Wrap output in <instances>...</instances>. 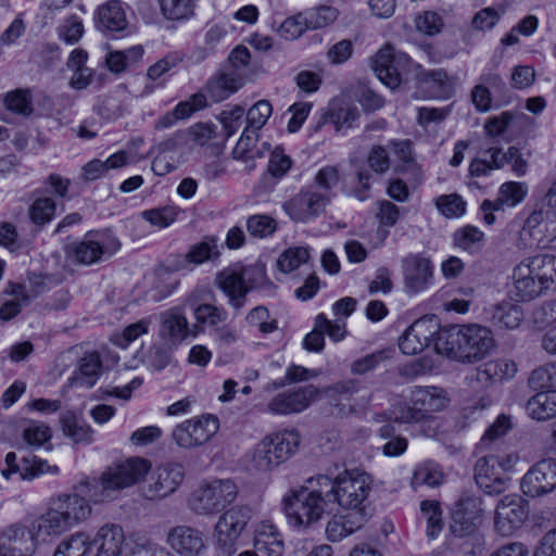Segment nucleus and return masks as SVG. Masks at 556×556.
I'll return each instance as SVG.
<instances>
[{"mask_svg":"<svg viewBox=\"0 0 556 556\" xmlns=\"http://www.w3.org/2000/svg\"><path fill=\"white\" fill-rule=\"evenodd\" d=\"M507 164V152L501 148L488 146L479 152L469 165V174L475 177L489 175L494 169H500Z\"/></svg>","mask_w":556,"mask_h":556,"instance_id":"7c9ffc66","label":"nucleus"},{"mask_svg":"<svg viewBox=\"0 0 556 556\" xmlns=\"http://www.w3.org/2000/svg\"><path fill=\"white\" fill-rule=\"evenodd\" d=\"M254 547L264 556L283 555V539L273 522L264 520L256 525L254 530Z\"/></svg>","mask_w":556,"mask_h":556,"instance_id":"bb28decb","label":"nucleus"},{"mask_svg":"<svg viewBox=\"0 0 556 556\" xmlns=\"http://www.w3.org/2000/svg\"><path fill=\"white\" fill-rule=\"evenodd\" d=\"M422 518L427 522L426 533L430 539H437L444 527L442 508L438 501L426 500L420 503Z\"/></svg>","mask_w":556,"mask_h":556,"instance_id":"c9c22d12","label":"nucleus"},{"mask_svg":"<svg viewBox=\"0 0 556 556\" xmlns=\"http://www.w3.org/2000/svg\"><path fill=\"white\" fill-rule=\"evenodd\" d=\"M444 480V475L440 467L432 463H424L416 467L412 485L417 489L422 485L430 488L439 486Z\"/></svg>","mask_w":556,"mask_h":556,"instance_id":"58836bf2","label":"nucleus"},{"mask_svg":"<svg viewBox=\"0 0 556 556\" xmlns=\"http://www.w3.org/2000/svg\"><path fill=\"white\" fill-rule=\"evenodd\" d=\"M300 445V434L282 430L266 435L253 448L250 467L256 471H269L288 460Z\"/></svg>","mask_w":556,"mask_h":556,"instance_id":"423d86ee","label":"nucleus"},{"mask_svg":"<svg viewBox=\"0 0 556 556\" xmlns=\"http://www.w3.org/2000/svg\"><path fill=\"white\" fill-rule=\"evenodd\" d=\"M307 29H309L307 21L302 12L287 17L279 26L278 34L287 40H293L302 36Z\"/></svg>","mask_w":556,"mask_h":556,"instance_id":"e2e57ef3","label":"nucleus"},{"mask_svg":"<svg viewBox=\"0 0 556 556\" xmlns=\"http://www.w3.org/2000/svg\"><path fill=\"white\" fill-rule=\"evenodd\" d=\"M317 376L318 372L316 370L307 369L299 365H291L287 368L285 378L270 382L265 387V390H277L286 387L287 384L311 380Z\"/></svg>","mask_w":556,"mask_h":556,"instance_id":"3c124183","label":"nucleus"},{"mask_svg":"<svg viewBox=\"0 0 556 556\" xmlns=\"http://www.w3.org/2000/svg\"><path fill=\"white\" fill-rule=\"evenodd\" d=\"M529 384L534 389L556 386V363L534 369L529 378Z\"/></svg>","mask_w":556,"mask_h":556,"instance_id":"774afa93","label":"nucleus"},{"mask_svg":"<svg viewBox=\"0 0 556 556\" xmlns=\"http://www.w3.org/2000/svg\"><path fill=\"white\" fill-rule=\"evenodd\" d=\"M92 513L87 498L77 493L52 497L47 510L37 517V532L55 539L85 522Z\"/></svg>","mask_w":556,"mask_h":556,"instance_id":"f03ea898","label":"nucleus"},{"mask_svg":"<svg viewBox=\"0 0 556 556\" xmlns=\"http://www.w3.org/2000/svg\"><path fill=\"white\" fill-rule=\"evenodd\" d=\"M4 102L7 109L14 113L25 116L33 113V103L28 90L17 89L9 92L5 96Z\"/></svg>","mask_w":556,"mask_h":556,"instance_id":"052dcab7","label":"nucleus"},{"mask_svg":"<svg viewBox=\"0 0 556 556\" xmlns=\"http://www.w3.org/2000/svg\"><path fill=\"white\" fill-rule=\"evenodd\" d=\"M528 194V186L521 181L504 182L498 190L495 201L484 200L483 208L503 210L504 206L514 207L521 203Z\"/></svg>","mask_w":556,"mask_h":556,"instance_id":"473e14b6","label":"nucleus"},{"mask_svg":"<svg viewBox=\"0 0 556 556\" xmlns=\"http://www.w3.org/2000/svg\"><path fill=\"white\" fill-rule=\"evenodd\" d=\"M511 294L517 301H530L542 294L541 268L538 254L521 261L513 273Z\"/></svg>","mask_w":556,"mask_h":556,"instance_id":"dca6fc26","label":"nucleus"},{"mask_svg":"<svg viewBox=\"0 0 556 556\" xmlns=\"http://www.w3.org/2000/svg\"><path fill=\"white\" fill-rule=\"evenodd\" d=\"M438 211L447 218L460 217L466 211V203L456 193L443 194L434 201Z\"/></svg>","mask_w":556,"mask_h":556,"instance_id":"5fc2aeb1","label":"nucleus"},{"mask_svg":"<svg viewBox=\"0 0 556 556\" xmlns=\"http://www.w3.org/2000/svg\"><path fill=\"white\" fill-rule=\"evenodd\" d=\"M316 482L319 486H325V495L330 503H337L354 515L367 514L366 501L371 489V478L368 473L345 470L333 479L328 476H317Z\"/></svg>","mask_w":556,"mask_h":556,"instance_id":"7ed1b4c3","label":"nucleus"},{"mask_svg":"<svg viewBox=\"0 0 556 556\" xmlns=\"http://www.w3.org/2000/svg\"><path fill=\"white\" fill-rule=\"evenodd\" d=\"M127 23L125 10L118 0H111L98 10V25L103 30L121 31Z\"/></svg>","mask_w":556,"mask_h":556,"instance_id":"f704fd0d","label":"nucleus"},{"mask_svg":"<svg viewBox=\"0 0 556 556\" xmlns=\"http://www.w3.org/2000/svg\"><path fill=\"white\" fill-rule=\"evenodd\" d=\"M309 260V248L291 247L285 250L277 260V267L280 271L288 274L298 269Z\"/></svg>","mask_w":556,"mask_h":556,"instance_id":"a19ab883","label":"nucleus"},{"mask_svg":"<svg viewBox=\"0 0 556 556\" xmlns=\"http://www.w3.org/2000/svg\"><path fill=\"white\" fill-rule=\"evenodd\" d=\"M498 464L494 454L481 457L476 463V482L486 494H500L504 492L508 485L509 479L503 473Z\"/></svg>","mask_w":556,"mask_h":556,"instance_id":"393cba45","label":"nucleus"},{"mask_svg":"<svg viewBox=\"0 0 556 556\" xmlns=\"http://www.w3.org/2000/svg\"><path fill=\"white\" fill-rule=\"evenodd\" d=\"M410 405L401 404L392 410V419L403 424H419L428 418V413L444 409L450 400L440 387H415L410 391Z\"/></svg>","mask_w":556,"mask_h":556,"instance_id":"0eeeda50","label":"nucleus"},{"mask_svg":"<svg viewBox=\"0 0 556 556\" xmlns=\"http://www.w3.org/2000/svg\"><path fill=\"white\" fill-rule=\"evenodd\" d=\"M37 531V518L31 521L30 528L21 522L11 523L0 531V544L4 545L12 556H31L39 541L51 540L49 535Z\"/></svg>","mask_w":556,"mask_h":556,"instance_id":"9d476101","label":"nucleus"},{"mask_svg":"<svg viewBox=\"0 0 556 556\" xmlns=\"http://www.w3.org/2000/svg\"><path fill=\"white\" fill-rule=\"evenodd\" d=\"M319 393L313 384L282 392L270 400L267 410L274 415L296 414L306 409Z\"/></svg>","mask_w":556,"mask_h":556,"instance_id":"4be33fe9","label":"nucleus"},{"mask_svg":"<svg viewBox=\"0 0 556 556\" xmlns=\"http://www.w3.org/2000/svg\"><path fill=\"white\" fill-rule=\"evenodd\" d=\"M271 113L273 106L268 100L257 101L247 113V127L258 132V130L267 123Z\"/></svg>","mask_w":556,"mask_h":556,"instance_id":"13d9d810","label":"nucleus"},{"mask_svg":"<svg viewBox=\"0 0 556 556\" xmlns=\"http://www.w3.org/2000/svg\"><path fill=\"white\" fill-rule=\"evenodd\" d=\"M125 556H173L167 549L149 538L135 533L130 536L129 551Z\"/></svg>","mask_w":556,"mask_h":556,"instance_id":"ea45409f","label":"nucleus"},{"mask_svg":"<svg viewBox=\"0 0 556 556\" xmlns=\"http://www.w3.org/2000/svg\"><path fill=\"white\" fill-rule=\"evenodd\" d=\"M91 544L97 545V556H121L125 545V534L121 526L105 523L102 526Z\"/></svg>","mask_w":556,"mask_h":556,"instance_id":"cd10ccee","label":"nucleus"},{"mask_svg":"<svg viewBox=\"0 0 556 556\" xmlns=\"http://www.w3.org/2000/svg\"><path fill=\"white\" fill-rule=\"evenodd\" d=\"M90 547V536L85 532H75L60 542L53 556H86Z\"/></svg>","mask_w":556,"mask_h":556,"instance_id":"e433bc0d","label":"nucleus"},{"mask_svg":"<svg viewBox=\"0 0 556 556\" xmlns=\"http://www.w3.org/2000/svg\"><path fill=\"white\" fill-rule=\"evenodd\" d=\"M216 283L235 311H240L245 305L250 291L265 286L273 287L266 278L264 266L258 264L226 268L217 274Z\"/></svg>","mask_w":556,"mask_h":556,"instance_id":"39448f33","label":"nucleus"},{"mask_svg":"<svg viewBox=\"0 0 556 556\" xmlns=\"http://www.w3.org/2000/svg\"><path fill=\"white\" fill-rule=\"evenodd\" d=\"M517 372V365L510 359H494L484 364L483 370L480 372L486 379L501 381L513 378Z\"/></svg>","mask_w":556,"mask_h":556,"instance_id":"49530a36","label":"nucleus"},{"mask_svg":"<svg viewBox=\"0 0 556 556\" xmlns=\"http://www.w3.org/2000/svg\"><path fill=\"white\" fill-rule=\"evenodd\" d=\"M243 84L244 79L239 72L226 70L210 79L207 90L214 100L220 101L236 92Z\"/></svg>","mask_w":556,"mask_h":556,"instance_id":"2f4dec72","label":"nucleus"},{"mask_svg":"<svg viewBox=\"0 0 556 556\" xmlns=\"http://www.w3.org/2000/svg\"><path fill=\"white\" fill-rule=\"evenodd\" d=\"M309 29H318L333 23L339 15L338 10L331 5H319L303 12Z\"/></svg>","mask_w":556,"mask_h":556,"instance_id":"8fccbe9b","label":"nucleus"},{"mask_svg":"<svg viewBox=\"0 0 556 556\" xmlns=\"http://www.w3.org/2000/svg\"><path fill=\"white\" fill-rule=\"evenodd\" d=\"M358 117V109L355 105L348 103L331 109L327 114V118L334 124L337 130H340L343 127H352Z\"/></svg>","mask_w":556,"mask_h":556,"instance_id":"6e6d98bb","label":"nucleus"},{"mask_svg":"<svg viewBox=\"0 0 556 556\" xmlns=\"http://www.w3.org/2000/svg\"><path fill=\"white\" fill-rule=\"evenodd\" d=\"M407 61L404 53H395L391 45L382 47L372 59V70L381 83L391 89L402 83L400 65Z\"/></svg>","mask_w":556,"mask_h":556,"instance_id":"5701e85b","label":"nucleus"},{"mask_svg":"<svg viewBox=\"0 0 556 556\" xmlns=\"http://www.w3.org/2000/svg\"><path fill=\"white\" fill-rule=\"evenodd\" d=\"M404 290L407 294L426 291L433 281L434 267L430 257L409 253L401 261Z\"/></svg>","mask_w":556,"mask_h":556,"instance_id":"4468645a","label":"nucleus"},{"mask_svg":"<svg viewBox=\"0 0 556 556\" xmlns=\"http://www.w3.org/2000/svg\"><path fill=\"white\" fill-rule=\"evenodd\" d=\"M159 3L167 20L181 21L193 14V0H159Z\"/></svg>","mask_w":556,"mask_h":556,"instance_id":"603ef678","label":"nucleus"},{"mask_svg":"<svg viewBox=\"0 0 556 556\" xmlns=\"http://www.w3.org/2000/svg\"><path fill=\"white\" fill-rule=\"evenodd\" d=\"M529 508L526 500L518 494L503 496L494 510V528L501 535H511L528 519Z\"/></svg>","mask_w":556,"mask_h":556,"instance_id":"ddd939ff","label":"nucleus"},{"mask_svg":"<svg viewBox=\"0 0 556 556\" xmlns=\"http://www.w3.org/2000/svg\"><path fill=\"white\" fill-rule=\"evenodd\" d=\"M219 429L218 418L203 415L185 420L172 432L174 442L182 448H193L210 441Z\"/></svg>","mask_w":556,"mask_h":556,"instance_id":"f8f14e48","label":"nucleus"},{"mask_svg":"<svg viewBox=\"0 0 556 556\" xmlns=\"http://www.w3.org/2000/svg\"><path fill=\"white\" fill-rule=\"evenodd\" d=\"M251 517L252 510L247 505H237L225 510L214 529L218 545L231 547L247 528Z\"/></svg>","mask_w":556,"mask_h":556,"instance_id":"6ab92c4d","label":"nucleus"},{"mask_svg":"<svg viewBox=\"0 0 556 556\" xmlns=\"http://www.w3.org/2000/svg\"><path fill=\"white\" fill-rule=\"evenodd\" d=\"M10 292L14 295V299L5 301L0 307V318L4 321L14 318L29 301L23 285H12Z\"/></svg>","mask_w":556,"mask_h":556,"instance_id":"a18cd8bd","label":"nucleus"},{"mask_svg":"<svg viewBox=\"0 0 556 556\" xmlns=\"http://www.w3.org/2000/svg\"><path fill=\"white\" fill-rule=\"evenodd\" d=\"M121 247L117 240H109L99 233L89 232L84 239L68 248V255L81 265H92L110 257Z\"/></svg>","mask_w":556,"mask_h":556,"instance_id":"a211bd4d","label":"nucleus"},{"mask_svg":"<svg viewBox=\"0 0 556 556\" xmlns=\"http://www.w3.org/2000/svg\"><path fill=\"white\" fill-rule=\"evenodd\" d=\"M556 217V181L542 199L539 207L529 217V223L538 225L544 222H553Z\"/></svg>","mask_w":556,"mask_h":556,"instance_id":"79ce46f5","label":"nucleus"},{"mask_svg":"<svg viewBox=\"0 0 556 556\" xmlns=\"http://www.w3.org/2000/svg\"><path fill=\"white\" fill-rule=\"evenodd\" d=\"M269 312L265 306H256L252 308L245 316V321L252 327H258L262 333H271L278 326L277 320L268 321Z\"/></svg>","mask_w":556,"mask_h":556,"instance_id":"0e129e2a","label":"nucleus"},{"mask_svg":"<svg viewBox=\"0 0 556 556\" xmlns=\"http://www.w3.org/2000/svg\"><path fill=\"white\" fill-rule=\"evenodd\" d=\"M257 140L258 132L245 127L232 151L233 159L248 162L250 160H254L255 156L261 157L263 155L262 152H253Z\"/></svg>","mask_w":556,"mask_h":556,"instance_id":"c03bdc74","label":"nucleus"},{"mask_svg":"<svg viewBox=\"0 0 556 556\" xmlns=\"http://www.w3.org/2000/svg\"><path fill=\"white\" fill-rule=\"evenodd\" d=\"M329 503L325 486H319L316 478L308 479L307 485L290 490L282 498L288 522L294 528L305 529L320 521Z\"/></svg>","mask_w":556,"mask_h":556,"instance_id":"20e7f679","label":"nucleus"},{"mask_svg":"<svg viewBox=\"0 0 556 556\" xmlns=\"http://www.w3.org/2000/svg\"><path fill=\"white\" fill-rule=\"evenodd\" d=\"M415 25L418 31L433 36L441 31L443 20L437 12L425 11L415 18Z\"/></svg>","mask_w":556,"mask_h":556,"instance_id":"338daca9","label":"nucleus"},{"mask_svg":"<svg viewBox=\"0 0 556 556\" xmlns=\"http://www.w3.org/2000/svg\"><path fill=\"white\" fill-rule=\"evenodd\" d=\"M330 198L311 188L301 190L283 204L285 212L296 223H307L324 213Z\"/></svg>","mask_w":556,"mask_h":556,"instance_id":"f3484780","label":"nucleus"},{"mask_svg":"<svg viewBox=\"0 0 556 556\" xmlns=\"http://www.w3.org/2000/svg\"><path fill=\"white\" fill-rule=\"evenodd\" d=\"M556 488V459L546 458L536 463L521 480L522 492L538 497L552 492Z\"/></svg>","mask_w":556,"mask_h":556,"instance_id":"412c9836","label":"nucleus"},{"mask_svg":"<svg viewBox=\"0 0 556 556\" xmlns=\"http://www.w3.org/2000/svg\"><path fill=\"white\" fill-rule=\"evenodd\" d=\"M64 434L76 443H91L93 430L88 425L79 424L74 416L65 415L61 418Z\"/></svg>","mask_w":556,"mask_h":556,"instance_id":"de8ad7c7","label":"nucleus"},{"mask_svg":"<svg viewBox=\"0 0 556 556\" xmlns=\"http://www.w3.org/2000/svg\"><path fill=\"white\" fill-rule=\"evenodd\" d=\"M484 517L483 502L477 495H464L452 510L451 532L458 538H473L476 548L468 556H482L483 538L478 534Z\"/></svg>","mask_w":556,"mask_h":556,"instance_id":"6e6552de","label":"nucleus"},{"mask_svg":"<svg viewBox=\"0 0 556 556\" xmlns=\"http://www.w3.org/2000/svg\"><path fill=\"white\" fill-rule=\"evenodd\" d=\"M167 543L182 556H200L206 548L203 532L187 526L173 528L167 534Z\"/></svg>","mask_w":556,"mask_h":556,"instance_id":"a878e982","label":"nucleus"},{"mask_svg":"<svg viewBox=\"0 0 556 556\" xmlns=\"http://www.w3.org/2000/svg\"><path fill=\"white\" fill-rule=\"evenodd\" d=\"M367 515L364 513H358L357 515L350 513L348 515L332 516L326 525V538L331 542L341 541L363 528L367 521Z\"/></svg>","mask_w":556,"mask_h":556,"instance_id":"c85d7f7f","label":"nucleus"},{"mask_svg":"<svg viewBox=\"0 0 556 556\" xmlns=\"http://www.w3.org/2000/svg\"><path fill=\"white\" fill-rule=\"evenodd\" d=\"M276 220L267 215H253L247 220V229L253 237L265 238L275 232Z\"/></svg>","mask_w":556,"mask_h":556,"instance_id":"69168bd1","label":"nucleus"},{"mask_svg":"<svg viewBox=\"0 0 556 556\" xmlns=\"http://www.w3.org/2000/svg\"><path fill=\"white\" fill-rule=\"evenodd\" d=\"M150 463L142 457H130L108 468L101 476L103 492L118 491L141 481L150 470Z\"/></svg>","mask_w":556,"mask_h":556,"instance_id":"9b49d317","label":"nucleus"},{"mask_svg":"<svg viewBox=\"0 0 556 556\" xmlns=\"http://www.w3.org/2000/svg\"><path fill=\"white\" fill-rule=\"evenodd\" d=\"M160 337L166 342L178 345L188 337L198 334L199 326L189 325L180 307H173L160 314Z\"/></svg>","mask_w":556,"mask_h":556,"instance_id":"b1692460","label":"nucleus"},{"mask_svg":"<svg viewBox=\"0 0 556 556\" xmlns=\"http://www.w3.org/2000/svg\"><path fill=\"white\" fill-rule=\"evenodd\" d=\"M526 409L532 419L545 421L556 416V390L538 392L527 402Z\"/></svg>","mask_w":556,"mask_h":556,"instance_id":"72a5a7b5","label":"nucleus"},{"mask_svg":"<svg viewBox=\"0 0 556 556\" xmlns=\"http://www.w3.org/2000/svg\"><path fill=\"white\" fill-rule=\"evenodd\" d=\"M495 346L489 328L471 324L443 327L435 339L434 350L460 363H476L486 357Z\"/></svg>","mask_w":556,"mask_h":556,"instance_id":"f257e3e1","label":"nucleus"},{"mask_svg":"<svg viewBox=\"0 0 556 556\" xmlns=\"http://www.w3.org/2000/svg\"><path fill=\"white\" fill-rule=\"evenodd\" d=\"M101 369L102 362L99 353H86L79 359L78 367L70 378V382L76 387L90 389L96 384L97 380L99 379Z\"/></svg>","mask_w":556,"mask_h":556,"instance_id":"c756f323","label":"nucleus"},{"mask_svg":"<svg viewBox=\"0 0 556 556\" xmlns=\"http://www.w3.org/2000/svg\"><path fill=\"white\" fill-rule=\"evenodd\" d=\"M55 208L54 200L47 197H39L29 207V217L36 225H45L53 218Z\"/></svg>","mask_w":556,"mask_h":556,"instance_id":"864d4df0","label":"nucleus"},{"mask_svg":"<svg viewBox=\"0 0 556 556\" xmlns=\"http://www.w3.org/2000/svg\"><path fill=\"white\" fill-rule=\"evenodd\" d=\"M218 256V247L215 241L212 240L193 244L186 254V261L194 265H200L206 261L215 260Z\"/></svg>","mask_w":556,"mask_h":556,"instance_id":"4d7b16f0","label":"nucleus"},{"mask_svg":"<svg viewBox=\"0 0 556 556\" xmlns=\"http://www.w3.org/2000/svg\"><path fill=\"white\" fill-rule=\"evenodd\" d=\"M439 319L434 315H428L414 321L399 339V348L406 355H415L429 346L441 331Z\"/></svg>","mask_w":556,"mask_h":556,"instance_id":"2eb2a0df","label":"nucleus"},{"mask_svg":"<svg viewBox=\"0 0 556 556\" xmlns=\"http://www.w3.org/2000/svg\"><path fill=\"white\" fill-rule=\"evenodd\" d=\"M58 471L56 466H51L36 456L24 457L21 465V478L23 480H31L42 473H56Z\"/></svg>","mask_w":556,"mask_h":556,"instance_id":"bf43d9fd","label":"nucleus"},{"mask_svg":"<svg viewBox=\"0 0 556 556\" xmlns=\"http://www.w3.org/2000/svg\"><path fill=\"white\" fill-rule=\"evenodd\" d=\"M238 486L229 479H215L200 484L190 495V509L201 516L215 515L235 502Z\"/></svg>","mask_w":556,"mask_h":556,"instance_id":"1a4fd4ad","label":"nucleus"},{"mask_svg":"<svg viewBox=\"0 0 556 556\" xmlns=\"http://www.w3.org/2000/svg\"><path fill=\"white\" fill-rule=\"evenodd\" d=\"M185 477L180 464H165L156 467L150 475L143 494L149 500L164 498L174 493Z\"/></svg>","mask_w":556,"mask_h":556,"instance_id":"aec40b11","label":"nucleus"},{"mask_svg":"<svg viewBox=\"0 0 556 556\" xmlns=\"http://www.w3.org/2000/svg\"><path fill=\"white\" fill-rule=\"evenodd\" d=\"M521 320L522 312L518 306L510 303H504L496 306L492 315L493 324L506 329L517 328Z\"/></svg>","mask_w":556,"mask_h":556,"instance_id":"37998d69","label":"nucleus"},{"mask_svg":"<svg viewBox=\"0 0 556 556\" xmlns=\"http://www.w3.org/2000/svg\"><path fill=\"white\" fill-rule=\"evenodd\" d=\"M541 268L542 293L556 290V255L538 254Z\"/></svg>","mask_w":556,"mask_h":556,"instance_id":"680f3d73","label":"nucleus"},{"mask_svg":"<svg viewBox=\"0 0 556 556\" xmlns=\"http://www.w3.org/2000/svg\"><path fill=\"white\" fill-rule=\"evenodd\" d=\"M484 233L475 226H465L455 231L453 239L454 244L465 251H477L483 241Z\"/></svg>","mask_w":556,"mask_h":556,"instance_id":"09e8293b","label":"nucleus"},{"mask_svg":"<svg viewBox=\"0 0 556 556\" xmlns=\"http://www.w3.org/2000/svg\"><path fill=\"white\" fill-rule=\"evenodd\" d=\"M143 54L141 46H134L125 51H112L106 58L105 62L111 72L122 73L128 66L138 63Z\"/></svg>","mask_w":556,"mask_h":556,"instance_id":"4c0bfd02","label":"nucleus"}]
</instances>
